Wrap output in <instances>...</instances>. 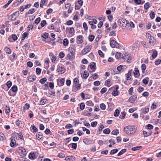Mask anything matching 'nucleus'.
Returning <instances> with one entry per match:
<instances>
[{"label":"nucleus","mask_w":161,"mask_h":161,"mask_svg":"<svg viewBox=\"0 0 161 161\" xmlns=\"http://www.w3.org/2000/svg\"><path fill=\"white\" fill-rule=\"evenodd\" d=\"M142 147L141 146H139L137 147H136L132 148V150L133 151H135L137 150H138L140 149Z\"/></svg>","instance_id":"58836bf2"},{"label":"nucleus","mask_w":161,"mask_h":161,"mask_svg":"<svg viewBox=\"0 0 161 161\" xmlns=\"http://www.w3.org/2000/svg\"><path fill=\"white\" fill-rule=\"evenodd\" d=\"M119 94V92L117 90H114L112 93V95L114 96H117Z\"/></svg>","instance_id":"a18cd8bd"},{"label":"nucleus","mask_w":161,"mask_h":161,"mask_svg":"<svg viewBox=\"0 0 161 161\" xmlns=\"http://www.w3.org/2000/svg\"><path fill=\"white\" fill-rule=\"evenodd\" d=\"M122 55L120 53L118 52L116 53L115 56L117 59L121 60L122 59Z\"/></svg>","instance_id":"dca6fc26"},{"label":"nucleus","mask_w":161,"mask_h":161,"mask_svg":"<svg viewBox=\"0 0 161 161\" xmlns=\"http://www.w3.org/2000/svg\"><path fill=\"white\" fill-rule=\"evenodd\" d=\"M98 53L101 57L103 58L104 57V55L101 51L100 50H98Z\"/></svg>","instance_id":"5fc2aeb1"},{"label":"nucleus","mask_w":161,"mask_h":161,"mask_svg":"<svg viewBox=\"0 0 161 161\" xmlns=\"http://www.w3.org/2000/svg\"><path fill=\"white\" fill-rule=\"evenodd\" d=\"M100 108L103 110H104L105 109L106 106L103 103H101L100 105Z\"/></svg>","instance_id":"ea45409f"},{"label":"nucleus","mask_w":161,"mask_h":161,"mask_svg":"<svg viewBox=\"0 0 161 161\" xmlns=\"http://www.w3.org/2000/svg\"><path fill=\"white\" fill-rule=\"evenodd\" d=\"M11 90L13 92H16L17 91L18 88L16 86H13L11 88Z\"/></svg>","instance_id":"a878e982"},{"label":"nucleus","mask_w":161,"mask_h":161,"mask_svg":"<svg viewBox=\"0 0 161 161\" xmlns=\"http://www.w3.org/2000/svg\"><path fill=\"white\" fill-rule=\"evenodd\" d=\"M64 56V54L63 52H60L59 54V57L61 58H63Z\"/></svg>","instance_id":"774afa93"},{"label":"nucleus","mask_w":161,"mask_h":161,"mask_svg":"<svg viewBox=\"0 0 161 161\" xmlns=\"http://www.w3.org/2000/svg\"><path fill=\"white\" fill-rule=\"evenodd\" d=\"M69 51L70 54L72 56H74L75 55L76 50V47L73 45H71L69 48Z\"/></svg>","instance_id":"423d86ee"},{"label":"nucleus","mask_w":161,"mask_h":161,"mask_svg":"<svg viewBox=\"0 0 161 161\" xmlns=\"http://www.w3.org/2000/svg\"><path fill=\"white\" fill-rule=\"evenodd\" d=\"M86 104L90 106H92L94 104L91 101H87L86 102Z\"/></svg>","instance_id":"4c0bfd02"},{"label":"nucleus","mask_w":161,"mask_h":161,"mask_svg":"<svg viewBox=\"0 0 161 161\" xmlns=\"http://www.w3.org/2000/svg\"><path fill=\"white\" fill-rule=\"evenodd\" d=\"M19 152L21 153V155L22 156L24 157L26 155V152L25 149L23 148L22 147H19Z\"/></svg>","instance_id":"6e6552de"},{"label":"nucleus","mask_w":161,"mask_h":161,"mask_svg":"<svg viewBox=\"0 0 161 161\" xmlns=\"http://www.w3.org/2000/svg\"><path fill=\"white\" fill-rule=\"evenodd\" d=\"M10 112V109L9 107L6 106L5 110V113L7 114H8Z\"/></svg>","instance_id":"c9c22d12"},{"label":"nucleus","mask_w":161,"mask_h":161,"mask_svg":"<svg viewBox=\"0 0 161 161\" xmlns=\"http://www.w3.org/2000/svg\"><path fill=\"white\" fill-rule=\"evenodd\" d=\"M126 151V149H123L120 151L119 153H118L117 155L118 156H120L122 154H123L124 153H125Z\"/></svg>","instance_id":"f704fd0d"},{"label":"nucleus","mask_w":161,"mask_h":161,"mask_svg":"<svg viewBox=\"0 0 161 161\" xmlns=\"http://www.w3.org/2000/svg\"><path fill=\"white\" fill-rule=\"evenodd\" d=\"M12 39L14 41H15L17 39V37L15 34H13L11 37H9L8 40L10 42H12Z\"/></svg>","instance_id":"f3484780"},{"label":"nucleus","mask_w":161,"mask_h":161,"mask_svg":"<svg viewBox=\"0 0 161 161\" xmlns=\"http://www.w3.org/2000/svg\"><path fill=\"white\" fill-rule=\"evenodd\" d=\"M110 45L112 47H115L116 48H118L119 47V44L115 40H111V39L110 40Z\"/></svg>","instance_id":"39448f33"},{"label":"nucleus","mask_w":161,"mask_h":161,"mask_svg":"<svg viewBox=\"0 0 161 161\" xmlns=\"http://www.w3.org/2000/svg\"><path fill=\"white\" fill-rule=\"evenodd\" d=\"M151 133V131L150 130H149L147 132H146L144 130L143 131V134L144 135L145 137H147L148 136L150 135Z\"/></svg>","instance_id":"2eb2a0df"},{"label":"nucleus","mask_w":161,"mask_h":161,"mask_svg":"<svg viewBox=\"0 0 161 161\" xmlns=\"http://www.w3.org/2000/svg\"><path fill=\"white\" fill-rule=\"evenodd\" d=\"M30 104L28 103H26L23 107L24 110H28L30 107Z\"/></svg>","instance_id":"cd10ccee"},{"label":"nucleus","mask_w":161,"mask_h":161,"mask_svg":"<svg viewBox=\"0 0 161 161\" xmlns=\"http://www.w3.org/2000/svg\"><path fill=\"white\" fill-rule=\"evenodd\" d=\"M47 102V100L45 99H42L39 102V104L41 105L45 104Z\"/></svg>","instance_id":"6ab92c4d"},{"label":"nucleus","mask_w":161,"mask_h":161,"mask_svg":"<svg viewBox=\"0 0 161 161\" xmlns=\"http://www.w3.org/2000/svg\"><path fill=\"white\" fill-rule=\"evenodd\" d=\"M36 72L37 75H40L41 72V69L39 68H37L36 69Z\"/></svg>","instance_id":"864d4df0"},{"label":"nucleus","mask_w":161,"mask_h":161,"mask_svg":"<svg viewBox=\"0 0 161 161\" xmlns=\"http://www.w3.org/2000/svg\"><path fill=\"white\" fill-rule=\"evenodd\" d=\"M118 23L120 24L123 28L125 27L127 28L129 26V22L128 21L124 18L119 19Z\"/></svg>","instance_id":"f03ea898"},{"label":"nucleus","mask_w":161,"mask_h":161,"mask_svg":"<svg viewBox=\"0 0 161 161\" xmlns=\"http://www.w3.org/2000/svg\"><path fill=\"white\" fill-rule=\"evenodd\" d=\"M132 72V70L131 69L129 70L128 73L126 74L125 75V77L126 79L128 80H131V78L130 77V76L131 75V73Z\"/></svg>","instance_id":"9d476101"},{"label":"nucleus","mask_w":161,"mask_h":161,"mask_svg":"<svg viewBox=\"0 0 161 161\" xmlns=\"http://www.w3.org/2000/svg\"><path fill=\"white\" fill-rule=\"evenodd\" d=\"M5 136L4 135L2 132H0V141L4 140Z\"/></svg>","instance_id":"7c9ffc66"},{"label":"nucleus","mask_w":161,"mask_h":161,"mask_svg":"<svg viewBox=\"0 0 161 161\" xmlns=\"http://www.w3.org/2000/svg\"><path fill=\"white\" fill-rule=\"evenodd\" d=\"M150 18L152 19H153L155 17V14L153 11H151L149 14Z\"/></svg>","instance_id":"a19ab883"},{"label":"nucleus","mask_w":161,"mask_h":161,"mask_svg":"<svg viewBox=\"0 0 161 161\" xmlns=\"http://www.w3.org/2000/svg\"><path fill=\"white\" fill-rule=\"evenodd\" d=\"M46 24L47 22L45 20H43L41 22V25L42 27H44Z\"/></svg>","instance_id":"680f3d73"},{"label":"nucleus","mask_w":161,"mask_h":161,"mask_svg":"<svg viewBox=\"0 0 161 161\" xmlns=\"http://www.w3.org/2000/svg\"><path fill=\"white\" fill-rule=\"evenodd\" d=\"M120 111H119L118 110V109H116L114 113V116L115 117L118 116L119 115V113Z\"/></svg>","instance_id":"09e8293b"},{"label":"nucleus","mask_w":161,"mask_h":161,"mask_svg":"<svg viewBox=\"0 0 161 161\" xmlns=\"http://www.w3.org/2000/svg\"><path fill=\"white\" fill-rule=\"evenodd\" d=\"M72 145V148L74 149H76L77 147V144L75 143H71L69 145Z\"/></svg>","instance_id":"6e6d98bb"},{"label":"nucleus","mask_w":161,"mask_h":161,"mask_svg":"<svg viewBox=\"0 0 161 161\" xmlns=\"http://www.w3.org/2000/svg\"><path fill=\"white\" fill-rule=\"evenodd\" d=\"M141 69H142V73H144V71L146 68V67L145 64H142L141 65Z\"/></svg>","instance_id":"c756f323"},{"label":"nucleus","mask_w":161,"mask_h":161,"mask_svg":"<svg viewBox=\"0 0 161 161\" xmlns=\"http://www.w3.org/2000/svg\"><path fill=\"white\" fill-rule=\"evenodd\" d=\"M110 130L109 128H107L103 130V133L105 134H108L110 133Z\"/></svg>","instance_id":"49530a36"},{"label":"nucleus","mask_w":161,"mask_h":161,"mask_svg":"<svg viewBox=\"0 0 161 161\" xmlns=\"http://www.w3.org/2000/svg\"><path fill=\"white\" fill-rule=\"evenodd\" d=\"M92 47V46L91 45H88L86 46L85 48H84V49L81 52L80 55H82L88 53L91 50Z\"/></svg>","instance_id":"7ed1b4c3"},{"label":"nucleus","mask_w":161,"mask_h":161,"mask_svg":"<svg viewBox=\"0 0 161 161\" xmlns=\"http://www.w3.org/2000/svg\"><path fill=\"white\" fill-rule=\"evenodd\" d=\"M122 61H124L126 59H127V56H128V54L127 53H125L123 55H122Z\"/></svg>","instance_id":"a211bd4d"},{"label":"nucleus","mask_w":161,"mask_h":161,"mask_svg":"<svg viewBox=\"0 0 161 161\" xmlns=\"http://www.w3.org/2000/svg\"><path fill=\"white\" fill-rule=\"evenodd\" d=\"M36 136L39 139H41L43 137V135L41 132H39L37 134H36Z\"/></svg>","instance_id":"c85d7f7f"},{"label":"nucleus","mask_w":161,"mask_h":161,"mask_svg":"<svg viewBox=\"0 0 161 161\" xmlns=\"http://www.w3.org/2000/svg\"><path fill=\"white\" fill-rule=\"evenodd\" d=\"M4 51L7 53L8 54H10L11 53V49L7 47H6L4 49Z\"/></svg>","instance_id":"4be33fe9"},{"label":"nucleus","mask_w":161,"mask_h":161,"mask_svg":"<svg viewBox=\"0 0 161 161\" xmlns=\"http://www.w3.org/2000/svg\"><path fill=\"white\" fill-rule=\"evenodd\" d=\"M28 33H27L26 32H25L24 33L22 36V37H21V39L22 40H24L25 37L28 36Z\"/></svg>","instance_id":"473e14b6"},{"label":"nucleus","mask_w":161,"mask_h":161,"mask_svg":"<svg viewBox=\"0 0 161 161\" xmlns=\"http://www.w3.org/2000/svg\"><path fill=\"white\" fill-rule=\"evenodd\" d=\"M137 127L134 125H129L124 128V131L128 135H132L136 131Z\"/></svg>","instance_id":"f257e3e1"},{"label":"nucleus","mask_w":161,"mask_h":161,"mask_svg":"<svg viewBox=\"0 0 161 161\" xmlns=\"http://www.w3.org/2000/svg\"><path fill=\"white\" fill-rule=\"evenodd\" d=\"M69 44V41L67 38L64 39L63 41V44L64 46H67Z\"/></svg>","instance_id":"b1692460"},{"label":"nucleus","mask_w":161,"mask_h":161,"mask_svg":"<svg viewBox=\"0 0 161 161\" xmlns=\"http://www.w3.org/2000/svg\"><path fill=\"white\" fill-rule=\"evenodd\" d=\"M83 36L82 35L78 36L77 38V40L78 41V43L79 44H81L83 42Z\"/></svg>","instance_id":"4468645a"},{"label":"nucleus","mask_w":161,"mask_h":161,"mask_svg":"<svg viewBox=\"0 0 161 161\" xmlns=\"http://www.w3.org/2000/svg\"><path fill=\"white\" fill-rule=\"evenodd\" d=\"M107 90V89L106 87H103L101 90L100 92L102 94H103Z\"/></svg>","instance_id":"13d9d810"},{"label":"nucleus","mask_w":161,"mask_h":161,"mask_svg":"<svg viewBox=\"0 0 161 161\" xmlns=\"http://www.w3.org/2000/svg\"><path fill=\"white\" fill-rule=\"evenodd\" d=\"M88 23H89V25H91V27L92 29H94L96 28V26L93 24V23H92V21H89L88 22Z\"/></svg>","instance_id":"bb28decb"},{"label":"nucleus","mask_w":161,"mask_h":161,"mask_svg":"<svg viewBox=\"0 0 161 161\" xmlns=\"http://www.w3.org/2000/svg\"><path fill=\"white\" fill-rule=\"evenodd\" d=\"M119 130H114L111 133L113 135H116L119 133Z\"/></svg>","instance_id":"c03bdc74"},{"label":"nucleus","mask_w":161,"mask_h":161,"mask_svg":"<svg viewBox=\"0 0 161 161\" xmlns=\"http://www.w3.org/2000/svg\"><path fill=\"white\" fill-rule=\"evenodd\" d=\"M157 52L156 51H154L153 52L152 56V57L153 58V59L155 58L156 57L157 55Z\"/></svg>","instance_id":"de8ad7c7"},{"label":"nucleus","mask_w":161,"mask_h":161,"mask_svg":"<svg viewBox=\"0 0 161 161\" xmlns=\"http://www.w3.org/2000/svg\"><path fill=\"white\" fill-rule=\"evenodd\" d=\"M136 98L137 97L136 95H133L129 98V101L130 102L132 103H135V100H136Z\"/></svg>","instance_id":"9b49d317"},{"label":"nucleus","mask_w":161,"mask_h":161,"mask_svg":"<svg viewBox=\"0 0 161 161\" xmlns=\"http://www.w3.org/2000/svg\"><path fill=\"white\" fill-rule=\"evenodd\" d=\"M89 75L88 73H87L85 71H84L83 74V77L85 79H86Z\"/></svg>","instance_id":"bf43d9fd"},{"label":"nucleus","mask_w":161,"mask_h":161,"mask_svg":"<svg viewBox=\"0 0 161 161\" xmlns=\"http://www.w3.org/2000/svg\"><path fill=\"white\" fill-rule=\"evenodd\" d=\"M47 80V78L46 77H44L41 79L39 82L42 84H44Z\"/></svg>","instance_id":"2f4dec72"},{"label":"nucleus","mask_w":161,"mask_h":161,"mask_svg":"<svg viewBox=\"0 0 161 161\" xmlns=\"http://www.w3.org/2000/svg\"><path fill=\"white\" fill-rule=\"evenodd\" d=\"M123 66L121 65L119 66L117 68V70L120 72L123 69Z\"/></svg>","instance_id":"3c124183"},{"label":"nucleus","mask_w":161,"mask_h":161,"mask_svg":"<svg viewBox=\"0 0 161 161\" xmlns=\"http://www.w3.org/2000/svg\"><path fill=\"white\" fill-rule=\"evenodd\" d=\"M35 157V155L34 153H31L29 155V158L31 159H34Z\"/></svg>","instance_id":"412c9836"},{"label":"nucleus","mask_w":161,"mask_h":161,"mask_svg":"<svg viewBox=\"0 0 161 161\" xmlns=\"http://www.w3.org/2000/svg\"><path fill=\"white\" fill-rule=\"evenodd\" d=\"M148 80H149V78L148 77H146L145 79H143L142 80L143 83L145 85L147 84L148 83Z\"/></svg>","instance_id":"72a5a7b5"},{"label":"nucleus","mask_w":161,"mask_h":161,"mask_svg":"<svg viewBox=\"0 0 161 161\" xmlns=\"http://www.w3.org/2000/svg\"><path fill=\"white\" fill-rule=\"evenodd\" d=\"M65 70V69L63 67L58 66L57 69V71L60 74H62L64 73Z\"/></svg>","instance_id":"1a4fd4ad"},{"label":"nucleus","mask_w":161,"mask_h":161,"mask_svg":"<svg viewBox=\"0 0 161 161\" xmlns=\"http://www.w3.org/2000/svg\"><path fill=\"white\" fill-rule=\"evenodd\" d=\"M150 7L149 5L148 4V3H146L144 5V8L145 9L147 10Z\"/></svg>","instance_id":"69168bd1"},{"label":"nucleus","mask_w":161,"mask_h":161,"mask_svg":"<svg viewBox=\"0 0 161 161\" xmlns=\"http://www.w3.org/2000/svg\"><path fill=\"white\" fill-rule=\"evenodd\" d=\"M90 66L91 67V68L92 69H96V66L95 65V64L93 62H91L90 63Z\"/></svg>","instance_id":"5701e85b"},{"label":"nucleus","mask_w":161,"mask_h":161,"mask_svg":"<svg viewBox=\"0 0 161 161\" xmlns=\"http://www.w3.org/2000/svg\"><path fill=\"white\" fill-rule=\"evenodd\" d=\"M146 128L148 129H151L153 128V126L151 124H148L146 126Z\"/></svg>","instance_id":"0e129e2a"},{"label":"nucleus","mask_w":161,"mask_h":161,"mask_svg":"<svg viewBox=\"0 0 161 161\" xmlns=\"http://www.w3.org/2000/svg\"><path fill=\"white\" fill-rule=\"evenodd\" d=\"M83 26L84 29L85 31H87L88 30V27L86 23V22H84L83 24Z\"/></svg>","instance_id":"603ef678"},{"label":"nucleus","mask_w":161,"mask_h":161,"mask_svg":"<svg viewBox=\"0 0 161 161\" xmlns=\"http://www.w3.org/2000/svg\"><path fill=\"white\" fill-rule=\"evenodd\" d=\"M118 151V149L115 148L113 150H112L110 151V154H114L116 153Z\"/></svg>","instance_id":"e433bc0d"},{"label":"nucleus","mask_w":161,"mask_h":161,"mask_svg":"<svg viewBox=\"0 0 161 161\" xmlns=\"http://www.w3.org/2000/svg\"><path fill=\"white\" fill-rule=\"evenodd\" d=\"M58 85L59 86H62L64 83V80L63 78H61L59 80H58Z\"/></svg>","instance_id":"f8f14e48"},{"label":"nucleus","mask_w":161,"mask_h":161,"mask_svg":"<svg viewBox=\"0 0 161 161\" xmlns=\"http://www.w3.org/2000/svg\"><path fill=\"white\" fill-rule=\"evenodd\" d=\"M74 86L77 89H80V85L79 83V80L78 79L75 78L74 80Z\"/></svg>","instance_id":"0eeeda50"},{"label":"nucleus","mask_w":161,"mask_h":161,"mask_svg":"<svg viewBox=\"0 0 161 161\" xmlns=\"http://www.w3.org/2000/svg\"><path fill=\"white\" fill-rule=\"evenodd\" d=\"M146 35L147 41L149 42V43L151 45H153L154 43V38L152 36L151 34L148 33H146Z\"/></svg>","instance_id":"20e7f679"},{"label":"nucleus","mask_w":161,"mask_h":161,"mask_svg":"<svg viewBox=\"0 0 161 161\" xmlns=\"http://www.w3.org/2000/svg\"><path fill=\"white\" fill-rule=\"evenodd\" d=\"M139 73V71L137 68H135L134 70L133 73L135 76L136 77V76Z\"/></svg>","instance_id":"393cba45"},{"label":"nucleus","mask_w":161,"mask_h":161,"mask_svg":"<svg viewBox=\"0 0 161 161\" xmlns=\"http://www.w3.org/2000/svg\"><path fill=\"white\" fill-rule=\"evenodd\" d=\"M58 157L60 158H63L65 157V154L62 153H60L58 154Z\"/></svg>","instance_id":"338daca9"},{"label":"nucleus","mask_w":161,"mask_h":161,"mask_svg":"<svg viewBox=\"0 0 161 161\" xmlns=\"http://www.w3.org/2000/svg\"><path fill=\"white\" fill-rule=\"evenodd\" d=\"M95 36L93 35H91L89 36L88 38V40L90 42H92L94 39Z\"/></svg>","instance_id":"79ce46f5"},{"label":"nucleus","mask_w":161,"mask_h":161,"mask_svg":"<svg viewBox=\"0 0 161 161\" xmlns=\"http://www.w3.org/2000/svg\"><path fill=\"white\" fill-rule=\"evenodd\" d=\"M12 85V82L10 80L8 81L6 83L7 86L8 88H10V87Z\"/></svg>","instance_id":"37998d69"},{"label":"nucleus","mask_w":161,"mask_h":161,"mask_svg":"<svg viewBox=\"0 0 161 161\" xmlns=\"http://www.w3.org/2000/svg\"><path fill=\"white\" fill-rule=\"evenodd\" d=\"M85 107V103H82L80 104V108L83 110L84 109V108Z\"/></svg>","instance_id":"e2e57ef3"},{"label":"nucleus","mask_w":161,"mask_h":161,"mask_svg":"<svg viewBox=\"0 0 161 161\" xmlns=\"http://www.w3.org/2000/svg\"><path fill=\"white\" fill-rule=\"evenodd\" d=\"M36 76L35 75H31L28 77V80L30 82L34 81L36 79Z\"/></svg>","instance_id":"ddd939ff"},{"label":"nucleus","mask_w":161,"mask_h":161,"mask_svg":"<svg viewBox=\"0 0 161 161\" xmlns=\"http://www.w3.org/2000/svg\"><path fill=\"white\" fill-rule=\"evenodd\" d=\"M83 142L86 144H90L91 141L88 139H85L83 140Z\"/></svg>","instance_id":"052dcab7"},{"label":"nucleus","mask_w":161,"mask_h":161,"mask_svg":"<svg viewBox=\"0 0 161 161\" xmlns=\"http://www.w3.org/2000/svg\"><path fill=\"white\" fill-rule=\"evenodd\" d=\"M15 142L16 141L12 139L11 141V143L10 144L11 146L12 147H14Z\"/></svg>","instance_id":"8fccbe9b"},{"label":"nucleus","mask_w":161,"mask_h":161,"mask_svg":"<svg viewBox=\"0 0 161 161\" xmlns=\"http://www.w3.org/2000/svg\"><path fill=\"white\" fill-rule=\"evenodd\" d=\"M41 21V18L40 17H38L36 18L35 21V23L36 25L38 24Z\"/></svg>","instance_id":"4d7b16f0"},{"label":"nucleus","mask_w":161,"mask_h":161,"mask_svg":"<svg viewBox=\"0 0 161 161\" xmlns=\"http://www.w3.org/2000/svg\"><path fill=\"white\" fill-rule=\"evenodd\" d=\"M35 12V9L34 8L31 9L29 10L28 12H27L26 14V15L29 14H33Z\"/></svg>","instance_id":"aec40b11"}]
</instances>
